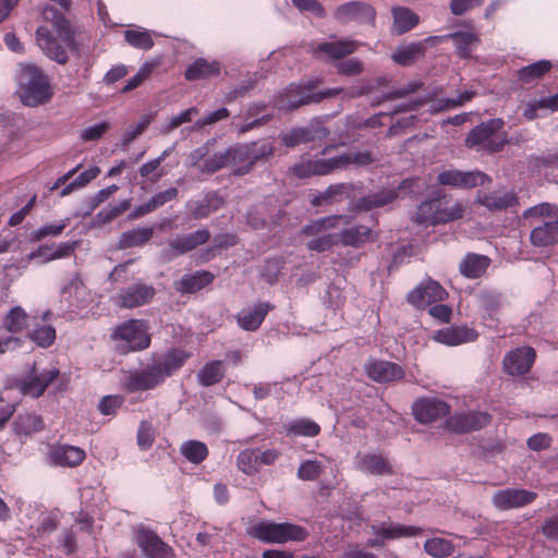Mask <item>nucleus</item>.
Segmentation results:
<instances>
[{
    "instance_id": "13d9d810",
    "label": "nucleus",
    "mask_w": 558,
    "mask_h": 558,
    "mask_svg": "<svg viewBox=\"0 0 558 558\" xmlns=\"http://www.w3.org/2000/svg\"><path fill=\"white\" fill-rule=\"evenodd\" d=\"M229 166H231V165H230L228 151L226 149L223 151H218V153L214 154L211 157H209L208 159H206L203 162V165L199 167V170L202 173L213 174V173L219 171L220 169H223Z\"/></svg>"
},
{
    "instance_id": "ea45409f",
    "label": "nucleus",
    "mask_w": 558,
    "mask_h": 558,
    "mask_svg": "<svg viewBox=\"0 0 558 558\" xmlns=\"http://www.w3.org/2000/svg\"><path fill=\"white\" fill-rule=\"evenodd\" d=\"M227 365L223 361L213 360L205 363L197 373V381L203 387L219 384L226 376Z\"/></svg>"
},
{
    "instance_id": "f3484780",
    "label": "nucleus",
    "mask_w": 558,
    "mask_h": 558,
    "mask_svg": "<svg viewBox=\"0 0 558 558\" xmlns=\"http://www.w3.org/2000/svg\"><path fill=\"white\" fill-rule=\"evenodd\" d=\"M365 374L378 384H389L404 378L403 367L395 362L384 360H368L364 365Z\"/></svg>"
},
{
    "instance_id": "4d7b16f0",
    "label": "nucleus",
    "mask_w": 558,
    "mask_h": 558,
    "mask_svg": "<svg viewBox=\"0 0 558 558\" xmlns=\"http://www.w3.org/2000/svg\"><path fill=\"white\" fill-rule=\"evenodd\" d=\"M68 223L69 219L61 220L58 223H46L31 233V242H40L48 236H59L63 233Z\"/></svg>"
},
{
    "instance_id": "2eb2a0df",
    "label": "nucleus",
    "mask_w": 558,
    "mask_h": 558,
    "mask_svg": "<svg viewBox=\"0 0 558 558\" xmlns=\"http://www.w3.org/2000/svg\"><path fill=\"white\" fill-rule=\"evenodd\" d=\"M446 290L441 284L432 279L421 282L417 287L408 293L407 301L418 310L437 302H441L447 298Z\"/></svg>"
},
{
    "instance_id": "a878e982",
    "label": "nucleus",
    "mask_w": 558,
    "mask_h": 558,
    "mask_svg": "<svg viewBox=\"0 0 558 558\" xmlns=\"http://www.w3.org/2000/svg\"><path fill=\"white\" fill-rule=\"evenodd\" d=\"M209 239L210 232L207 229H199L195 232L177 236L169 242V255L171 258L184 255L207 243Z\"/></svg>"
},
{
    "instance_id": "49530a36",
    "label": "nucleus",
    "mask_w": 558,
    "mask_h": 558,
    "mask_svg": "<svg viewBox=\"0 0 558 558\" xmlns=\"http://www.w3.org/2000/svg\"><path fill=\"white\" fill-rule=\"evenodd\" d=\"M551 69L550 61L541 60L518 70V78L524 84L533 83L543 77Z\"/></svg>"
},
{
    "instance_id": "c9c22d12",
    "label": "nucleus",
    "mask_w": 558,
    "mask_h": 558,
    "mask_svg": "<svg viewBox=\"0 0 558 558\" xmlns=\"http://www.w3.org/2000/svg\"><path fill=\"white\" fill-rule=\"evenodd\" d=\"M492 259L485 255L468 253L459 265L462 276L469 279L482 277L489 267Z\"/></svg>"
},
{
    "instance_id": "ddd939ff",
    "label": "nucleus",
    "mask_w": 558,
    "mask_h": 558,
    "mask_svg": "<svg viewBox=\"0 0 558 558\" xmlns=\"http://www.w3.org/2000/svg\"><path fill=\"white\" fill-rule=\"evenodd\" d=\"M451 407L436 397H423L412 405V414L421 424H429L450 414Z\"/></svg>"
},
{
    "instance_id": "5fc2aeb1",
    "label": "nucleus",
    "mask_w": 558,
    "mask_h": 558,
    "mask_svg": "<svg viewBox=\"0 0 558 558\" xmlns=\"http://www.w3.org/2000/svg\"><path fill=\"white\" fill-rule=\"evenodd\" d=\"M258 449H244L236 458V464L240 471L244 474L253 475L258 472Z\"/></svg>"
},
{
    "instance_id": "69168bd1",
    "label": "nucleus",
    "mask_w": 558,
    "mask_h": 558,
    "mask_svg": "<svg viewBox=\"0 0 558 558\" xmlns=\"http://www.w3.org/2000/svg\"><path fill=\"white\" fill-rule=\"evenodd\" d=\"M151 118L149 116H143L141 120L130 126L122 137L121 145L125 149L137 136H140L150 124Z\"/></svg>"
},
{
    "instance_id": "6e6552de",
    "label": "nucleus",
    "mask_w": 558,
    "mask_h": 558,
    "mask_svg": "<svg viewBox=\"0 0 558 558\" xmlns=\"http://www.w3.org/2000/svg\"><path fill=\"white\" fill-rule=\"evenodd\" d=\"M502 125L501 119H492L476 125L465 138L466 147L486 153L502 150L507 143L506 136L498 133Z\"/></svg>"
},
{
    "instance_id": "9d476101",
    "label": "nucleus",
    "mask_w": 558,
    "mask_h": 558,
    "mask_svg": "<svg viewBox=\"0 0 558 558\" xmlns=\"http://www.w3.org/2000/svg\"><path fill=\"white\" fill-rule=\"evenodd\" d=\"M29 322L31 317L22 306L16 305L8 311L2 317L1 326L11 335L0 337V355L23 347L24 340L15 335L28 330Z\"/></svg>"
},
{
    "instance_id": "c756f323",
    "label": "nucleus",
    "mask_w": 558,
    "mask_h": 558,
    "mask_svg": "<svg viewBox=\"0 0 558 558\" xmlns=\"http://www.w3.org/2000/svg\"><path fill=\"white\" fill-rule=\"evenodd\" d=\"M354 186L352 183H337L329 185L325 191L314 195L311 204L314 207L332 205L353 196Z\"/></svg>"
},
{
    "instance_id": "c03bdc74",
    "label": "nucleus",
    "mask_w": 558,
    "mask_h": 558,
    "mask_svg": "<svg viewBox=\"0 0 558 558\" xmlns=\"http://www.w3.org/2000/svg\"><path fill=\"white\" fill-rule=\"evenodd\" d=\"M180 453L189 462L199 464L205 461L209 454L208 447L199 440H186L180 446Z\"/></svg>"
},
{
    "instance_id": "0e129e2a",
    "label": "nucleus",
    "mask_w": 558,
    "mask_h": 558,
    "mask_svg": "<svg viewBox=\"0 0 558 558\" xmlns=\"http://www.w3.org/2000/svg\"><path fill=\"white\" fill-rule=\"evenodd\" d=\"M155 64L153 63H144L137 73L132 76L125 86L122 88V93H129L135 88H137L141 84H143L149 76L151 75L154 71Z\"/></svg>"
},
{
    "instance_id": "8fccbe9b",
    "label": "nucleus",
    "mask_w": 558,
    "mask_h": 558,
    "mask_svg": "<svg viewBox=\"0 0 558 558\" xmlns=\"http://www.w3.org/2000/svg\"><path fill=\"white\" fill-rule=\"evenodd\" d=\"M222 204V198L216 192L208 193L202 201L196 202L192 215L195 219L206 218L218 210Z\"/></svg>"
},
{
    "instance_id": "e2e57ef3",
    "label": "nucleus",
    "mask_w": 558,
    "mask_h": 558,
    "mask_svg": "<svg viewBox=\"0 0 558 558\" xmlns=\"http://www.w3.org/2000/svg\"><path fill=\"white\" fill-rule=\"evenodd\" d=\"M250 148V154L253 160V163L267 159L268 157L272 156L275 153V146L269 141H260V142H254L251 144H247Z\"/></svg>"
},
{
    "instance_id": "4be33fe9",
    "label": "nucleus",
    "mask_w": 558,
    "mask_h": 558,
    "mask_svg": "<svg viewBox=\"0 0 558 558\" xmlns=\"http://www.w3.org/2000/svg\"><path fill=\"white\" fill-rule=\"evenodd\" d=\"M415 182L416 179L414 178L405 179L399 184L398 190H381L379 192L361 197L356 202V208L359 210L369 211L374 208H380L391 204L398 198V191L411 189Z\"/></svg>"
},
{
    "instance_id": "7c9ffc66",
    "label": "nucleus",
    "mask_w": 558,
    "mask_h": 558,
    "mask_svg": "<svg viewBox=\"0 0 558 558\" xmlns=\"http://www.w3.org/2000/svg\"><path fill=\"white\" fill-rule=\"evenodd\" d=\"M338 235V242L343 246H352L355 248L363 247L368 242H375L377 235L374 234L369 227L359 225L352 228L341 230Z\"/></svg>"
},
{
    "instance_id": "c85d7f7f",
    "label": "nucleus",
    "mask_w": 558,
    "mask_h": 558,
    "mask_svg": "<svg viewBox=\"0 0 558 558\" xmlns=\"http://www.w3.org/2000/svg\"><path fill=\"white\" fill-rule=\"evenodd\" d=\"M478 338V332L468 326H454L438 330L434 340L446 345H459L473 342Z\"/></svg>"
},
{
    "instance_id": "5701e85b",
    "label": "nucleus",
    "mask_w": 558,
    "mask_h": 558,
    "mask_svg": "<svg viewBox=\"0 0 558 558\" xmlns=\"http://www.w3.org/2000/svg\"><path fill=\"white\" fill-rule=\"evenodd\" d=\"M155 294L156 290L151 284L138 282L120 291L118 304L124 308L140 307L148 304Z\"/></svg>"
},
{
    "instance_id": "e433bc0d",
    "label": "nucleus",
    "mask_w": 558,
    "mask_h": 558,
    "mask_svg": "<svg viewBox=\"0 0 558 558\" xmlns=\"http://www.w3.org/2000/svg\"><path fill=\"white\" fill-rule=\"evenodd\" d=\"M393 23L391 33L393 35H403L413 29L420 23V16L407 7H393L391 9Z\"/></svg>"
},
{
    "instance_id": "dca6fc26",
    "label": "nucleus",
    "mask_w": 558,
    "mask_h": 558,
    "mask_svg": "<svg viewBox=\"0 0 558 558\" xmlns=\"http://www.w3.org/2000/svg\"><path fill=\"white\" fill-rule=\"evenodd\" d=\"M333 16L341 24H348L350 22L374 24L376 20V11L368 3L350 1L339 5L335 11Z\"/></svg>"
},
{
    "instance_id": "aec40b11",
    "label": "nucleus",
    "mask_w": 558,
    "mask_h": 558,
    "mask_svg": "<svg viewBox=\"0 0 558 558\" xmlns=\"http://www.w3.org/2000/svg\"><path fill=\"white\" fill-rule=\"evenodd\" d=\"M536 357L531 347H520L508 352L504 357V368L509 375H524L532 368Z\"/></svg>"
},
{
    "instance_id": "bb28decb",
    "label": "nucleus",
    "mask_w": 558,
    "mask_h": 558,
    "mask_svg": "<svg viewBox=\"0 0 558 558\" xmlns=\"http://www.w3.org/2000/svg\"><path fill=\"white\" fill-rule=\"evenodd\" d=\"M48 457L53 465L76 468L85 460L86 452L76 446L57 445L50 449Z\"/></svg>"
},
{
    "instance_id": "39448f33",
    "label": "nucleus",
    "mask_w": 558,
    "mask_h": 558,
    "mask_svg": "<svg viewBox=\"0 0 558 558\" xmlns=\"http://www.w3.org/2000/svg\"><path fill=\"white\" fill-rule=\"evenodd\" d=\"M20 97L28 107H36L51 99L49 80L39 68L32 64L23 66L20 74Z\"/></svg>"
},
{
    "instance_id": "2f4dec72",
    "label": "nucleus",
    "mask_w": 558,
    "mask_h": 558,
    "mask_svg": "<svg viewBox=\"0 0 558 558\" xmlns=\"http://www.w3.org/2000/svg\"><path fill=\"white\" fill-rule=\"evenodd\" d=\"M477 203L489 211H501L519 204L518 196L513 192L495 191L492 193H478Z\"/></svg>"
},
{
    "instance_id": "a211bd4d",
    "label": "nucleus",
    "mask_w": 558,
    "mask_h": 558,
    "mask_svg": "<svg viewBox=\"0 0 558 558\" xmlns=\"http://www.w3.org/2000/svg\"><path fill=\"white\" fill-rule=\"evenodd\" d=\"M137 546L148 558H177L174 550L154 531L140 529L135 535Z\"/></svg>"
},
{
    "instance_id": "9b49d317",
    "label": "nucleus",
    "mask_w": 558,
    "mask_h": 558,
    "mask_svg": "<svg viewBox=\"0 0 558 558\" xmlns=\"http://www.w3.org/2000/svg\"><path fill=\"white\" fill-rule=\"evenodd\" d=\"M492 422V415L482 411H463L446 420V428L454 434H468L480 430Z\"/></svg>"
},
{
    "instance_id": "412c9836",
    "label": "nucleus",
    "mask_w": 558,
    "mask_h": 558,
    "mask_svg": "<svg viewBox=\"0 0 558 558\" xmlns=\"http://www.w3.org/2000/svg\"><path fill=\"white\" fill-rule=\"evenodd\" d=\"M537 494L526 489L506 488L498 490L493 496V504L499 510L521 508L532 504Z\"/></svg>"
},
{
    "instance_id": "58836bf2",
    "label": "nucleus",
    "mask_w": 558,
    "mask_h": 558,
    "mask_svg": "<svg viewBox=\"0 0 558 558\" xmlns=\"http://www.w3.org/2000/svg\"><path fill=\"white\" fill-rule=\"evenodd\" d=\"M531 244L535 247H548L558 243V219L544 222L532 229Z\"/></svg>"
},
{
    "instance_id": "37998d69",
    "label": "nucleus",
    "mask_w": 558,
    "mask_h": 558,
    "mask_svg": "<svg viewBox=\"0 0 558 558\" xmlns=\"http://www.w3.org/2000/svg\"><path fill=\"white\" fill-rule=\"evenodd\" d=\"M227 151H228V156H229L231 166L238 165V163H243L242 166H240L239 168H236L234 170V172H233L234 175H244L252 170L254 163H253L247 144L229 147V148H227Z\"/></svg>"
},
{
    "instance_id": "f03ea898",
    "label": "nucleus",
    "mask_w": 558,
    "mask_h": 558,
    "mask_svg": "<svg viewBox=\"0 0 558 558\" xmlns=\"http://www.w3.org/2000/svg\"><path fill=\"white\" fill-rule=\"evenodd\" d=\"M45 19L50 26L43 25L36 31V41L43 52L59 64L69 60L66 49H75V33L69 20L54 9H46Z\"/></svg>"
},
{
    "instance_id": "f8f14e48",
    "label": "nucleus",
    "mask_w": 558,
    "mask_h": 558,
    "mask_svg": "<svg viewBox=\"0 0 558 558\" xmlns=\"http://www.w3.org/2000/svg\"><path fill=\"white\" fill-rule=\"evenodd\" d=\"M329 130L319 119H313L306 126L294 128L282 134L281 142L287 147H295L303 143L323 141L328 137Z\"/></svg>"
},
{
    "instance_id": "de8ad7c7",
    "label": "nucleus",
    "mask_w": 558,
    "mask_h": 558,
    "mask_svg": "<svg viewBox=\"0 0 558 558\" xmlns=\"http://www.w3.org/2000/svg\"><path fill=\"white\" fill-rule=\"evenodd\" d=\"M287 435L289 436H303L315 437L320 433V426L308 418H299L284 425Z\"/></svg>"
},
{
    "instance_id": "6ab92c4d",
    "label": "nucleus",
    "mask_w": 558,
    "mask_h": 558,
    "mask_svg": "<svg viewBox=\"0 0 558 558\" xmlns=\"http://www.w3.org/2000/svg\"><path fill=\"white\" fill-rule=\"evenodd\" d=\"M59 374L60 372L56 367L39 371L36 363H34L31 372L22 381L21 389L25 395L38 398Z\"/></svg>"
},
{
    "instance_id": "864d4df0",
    "label": "nucleus",
    "mask_w": 558,
    "mask_h": 558,
    "mask_svg": "<svg viewBox=\"0 0 558 558\" xmlns=\"http://www.w3.org/2000/svg\"><path fill=\"white\" fill-rule=\"evenodd\" d=\"M424 550L432 557L444 558L454 551V546L446 538L434 537L424 543Z\"/></svg>"
},
{
    "instance_id": "20e7f679",
    "label": "nucleus",
    "mask_w": 558,
    "mask_h": 558,
    "mask_svg": "<svg viewBox=\"0 0 558 558\" xmlns=\"http://www.w3.org/2000/svg\"><path fill=\"white\" fill-rule=\"evenodd\" d=\"M464 213L465 206L461 202H453L447 195H438L417 206L413 221L426 226L445 225L461 219Z\"/></svg>"
},
{
    "instance_id": "1a4fd4ad",
    "label": "nucleus",
    "mask_w": 558,
    "mask_h": 558,
    "mask_svg": "<svg viewBox=\"0 0 558 558\" xmlns=\"http://www.w3.org/2000/svg\"><path fill=\"white\" fill-rule=\"evenodd\" d=\"M112 338L125 342L122 353L143 351L151 343L149 326L144 319H129L118 325L112 332Z\"/></svg>"
},
{
    "instance_id": "cd10ccee",
    "label": "nucleus",
    "mask_w": 558,
    "mask_h": 558,
    "mask_svg": "<svg viewBox=\"0 0 558 558\" xmlns=\"http://www.w3.org/2000/svg\"><path fill=\"white\" fill-rule=\"evenodd\" d=\"M215 275L209 270H197L175 280L173 287L181 294H193L213 283Z\"/></svg>"
},
{
    "instance_id": "423d86ee",
    "label": "nucleus",
    "mask_w": 558,
    "mask_h": 558,
    "mask_svg": "<svg viewBox=\"0 0 558 558\" xmlns=\"http://www.w3.org/2000/svg\"><path fill=\"white\" fill-rule=\"evenodd\" d=\"M248 534L266 544H284L288 542H303L310 533L298 524L290 522L276 523L260 521L250 527Z\"/></svg>"
},
{
    "instance_id": "a18cd8bd",
    "label": "nucleus",
    "mask_w": 558,
    "mask_h": 558,
    "mask_svg": "<svg viewBox=\"0 0 558 558\" xmlns=\"http://www.w3.org/2000/svg\"><path fill=\"white\" fill-rule=\"evenodd\" d=\"M84 294L85 284L77 275L61 291V296L68 302L70 308H80Z\"/></svg>"
},
{
    "instance_id": "b1692460",
    "label": "nucleus",
    "mask_w": 558,
    "mask_h": 558,
    "mask_svg": "<svg viewBox=\"0 0 558 558\" xmlns=\"http://www.w3.org/2000/svg\"><path fill=\"white\" fill-rule=\"evenodd\" d=\"M274 308L275 305L269 302H257L252 307H245L236 314V324L245 331H256Z\"/></svg>"
},
{
    "instance_id": "79ce46f5",
    "label": "nucleus",
    "mask_w": 558,
    "mask_h": 558,
    "mask_svg": "<svg viewBox=\"0 0 558 558\" xmlns=\"http://www.w3.org/2000/svg\"><path fill=\"white\" fill-rule=\"evenodd\" d=\"M154 235L153 227L134 228L122 232L119 241L118 248L126 250L136 246H143L150 241Z\"/></svg>"
},
{
    "instance_id": "393cba45",
    "label": "nucleus",
    "mask_w": 558,
    "mask_h": 558,
    "mask_svg": "<svg viewBox=\"0 0 558 558\" xmlns=\"http://www.w3.org/2000/svg\"><path fill=\"white\" fill-rule=\"evenodd\" d=\"M355 466L361 472L376 476H391L395 474V470L388 457L383 453L369 452L357 454L355 458Z\"/></svg>"
},
{
    "instance_id": "f257e3e1",
    "label": "nucleus",
    "mask_w": 558,
    "mask_h": 558,
    "mask_svg": "<svg viewBox=\"0 0 558 558\" xmlns=\"http://www.w3.org/2000/svg\"><path fill=\"white\" fill-rule=\"evenodd\" d=\"M191 356L192 352L181 347H172L161 354L154 353L151 363L146 367L129 373L122 388L129 393L154 390L180 371Z\"/></svg>"
},
{
    "instance_id": "09e8293b",
    "label": "nucleus",
    "mask_w": 558,
    "mask_h": 558,
    "mask_svg": "<svg viewBox=\"0 0 558 558\" xmlns=\"http://www.w3.org/2000/svg\"><path fill=\"white\" fill-rule=\"evenodd\" d=\"M449 37L453 40L457 53L463 58H470L472 53V47L480 43V38L472 32H457L450 34Z\"/></svg>"
},
{
    "instance_id": "bf43d9fd",
    "label": "nucleus",
    "mask_w": 558,
    "mask_h": 558,
    "mask_svg": "<svg viewBox=\"0 0 558 558\" xmlns=\"http://www.w3.org/2000/svg\"><path fill=\"white\" fill-rule=\"evenodd\" d=\"M338 243L337 233H327L320 236L313 238L306 243L310 251L323 253L330 251Z\"/></svg>"
},
{
    "instance_id": "72a5a7b5",
    "label": "nucleus",
    "mask_w": 558,
    "mask_h": 558,
    "mask_svg": "<svg viewBox=\"0 0 558 558\" xmlns=\"http://www.w3.org/2000/svg\"><path fill=\"white\" fill-rule=\"evenodd\" d=\"M360 44L355 40L341 39L336 41L319 43L314 49V54H327L329 58L339 60L355 52Z\"/></svg>"
},
{
    "instance_id": "473e14b6",
    "label": "nucleus",
    "mask_w": 558,
    "mask_h": 558,
    "mask_svg": "<svg viewBox=\"0 0 558 558\" xmlns=\"http://www.w3.org/2000/svg\"><path fill=\"white\" fill-rule=\"evenodd\" d=\"M436 37H427L424 40L400 46L392 53L391 59L401 66H408L423 57L426 50V43L434 41Z\"/></svg>"
},
{
    "instance_id": "3c124183",
    "label": "nucleus",
    "mask_w": 558,
    "mask_h": 558,
    "mask_svg": "<svg viewBox=\"0 0 558 558\" xmlns=\"http://www.w3.org/2000/svg\"><path fill=\"white\" fill-rule=\"evenodd\" d=\"M476 96V92L474 90H464L459 94L457 98H442L433 102L430 107L432 113H439L442 111H448L450 109H454L463 106L464 104L471 101Z\"/></svg>"
},
{
    "instance_id": "338daca9",
    "label": "nucleus",
    "mask_w": 558,
    "mask_h": 558,
    "mask_svg": "<svg viewBox=\"0 0 558 558\" xmlns=\"http://www.w3.org/2000/svg\"><path fill=\"white\" fill-rule=\"evenodd\" d=\"M124 402V397L119 395H110L104 397L99 404L98 410L104 415H112L116 414L117 410L122 407Z\"/></svg>"
},
{
    "instance_id": "f704fd0d",
    "label": "nucleus",
    "mask_w": 558,
    "mask_h": 558,
    "mask_svg": "<svg viewBox=\"0 0 558 558\" xmlns=\"http://www.w3.org/2000/svg\"><path fill=\"white\" fill-rule=\"evenodd\" d=\"M371 529L375 535L383 536L385 541L414 537L423 533L421 527L393 522L389 524L372 525Z\"/></svg>"
},
{
    "instance_id": "4468645a",
    "label": "nucleus",
    "mask_w": 558,
    "mask_h": 558,
    "mask_svg": "<svg viewBox=\"0 0 558 558\" xmlns=\"http://www.w3.org/2000/svg\"><path fill=\"white\" fill-rule=\"evenodd\" d=\"M437 182L440 185H447L457 189H473L490 182V178L478 170L461 171L457 169H448L441 171L437 175Z\"/></svg>"
},
{
    "instance_id": "680f3d73",
    "label": "nucleus",
    "mask_w": 558,
    "mask_h": 558,
    "mask_svg": "<svg viewBox=\"0 0 558 558\" xmlns=\"http://www.w3.org/2000/svg\"><path fill=\"white\" fill-rule=\"evenodd\" d=\"M323 464L317 460H305L298 469V477L303 481H315L323 472Z\"/></svg>"
},
{
    "instance_id": "0eeeda50",
    "label": "nucleus",
    "mask_w": 558,
    "mask_h": 558,
    "mask_svg": "<svg viewBox=\"0 0 558 558\" xmlns=\"http://www.w3.org/2000/svg\"><path fill=\"white\" fill-rule=\"evenodd\" d=\"M319 83V80H310L302 84H291L287 88L284 96L281 98L279 107L293 110L300 108L303 105L320 102L326 98L338 96L343 92V88L341 87L315 92Z\"/></svg>"
},
{
    "instance_id": "4c0bfd02",
    "label": "nucleus",
    "mask_w": 558,
    "mask_h": 558,
    "mask_svg": "<svg viewBox=\"0 0 558 558\" xmlns=\"http://www.w3.org/2000/svg\"><path fill=\"white\" fill-rule=\"evenodd\" d=\"M50 315L47 311L43 316L41 323H34L32 328L27 330V338L33 341L39 348H49L56 341L57 332L54 327L46 324L45 320Z\"/></svg>"
},
{
    "instance_id": "052dcab7",
    "label": "nucleus",
    "mask_w": 558,
    "mask_h": 558,
    "mask_svg": "<svg viewBox=\"0 0 558 558\" xmlns=\"http://www.w3.org/2000/svg\"><path fill=\"white\" fill-rule=\"evenodd\" d=\"M214 242H215L214 246L210 248H207L202 254L201 257H202L203 262H208L209 259H211L215 256L216 250L227 248V247L236 245L238 236L235 234H230V233L220 234L215 238Z\"/></svg>"
},
{
    "instance_id": "7ed1b4c3",
    "label": "nucleus",
    "mask_w": 558,
    "mask_h": 558,
    "mask_svg": "<svg viewBox=\"0 0 558 558\" xmlns=\"http://www.w3.org/2000/svg\"><path fill=\"white\" fill-rule=\"evenodd\" d=\"M374 162L369 150L343 154L328 159H306L292 167V173L300 178L327 175L337 170H344L350 165L367 166Z\"/></svg>"
},
{
    "instance_id": "603ef678",
    "label": "nucleus",
    "mask_w": 558,
    "mask_h": 558,
    "mask_svg": "<svg viewBox=\"0 0 558 558\" xmlns=\"http://www.w3.org/2000/svg\"><path fill=\"white\" fill-rule=\"evenodd\" d=\"M131 207V199H124L119 204H109L107 207L101 209L94 217L95 223L97 226H104L110 223L116 218L124 214Z\"/></svg>"
},
{
    "instance_id": "774afa93",
    "label": "nucleus",
    "mask_w": 558,
    "mask_h": 558,
    "mask_svg": "<svg viewBox=\"0 0 558 558\" xmlns=\"http://www.w3.org/2000/svg\"><path fill=\"white\" fill-rule=\"evenodd\" d=\"M20 424L24 434L31 435L32 433L40 432L44 429L45 424L40 416L35 414H26L20 417Z\"/></svg>"
},
{
    "instance_id": "a19ab883",
    "label": "nucleus",
    "mask_w": 558,
    "mask_h": 558,
    "mask_svg": "<svg viewBox=\"0 0 558 558\" xmlns=\"http://www.w3.org/2000/svg\"><path fill=\"white\" fill-rule=\"evenodd\" d=\"M219 74L220 66L218 62H208L206 59L199 58L186 68L184 77L187 81H198L218 76Z\"/></svg>"
},
{
    "instance_id": "6e6d98bb",
    "label": "nucleus",
    "mask_w": 558,
    "mask_h": 558,
    "mask_svg": "<svg viewBox=\"0 0 558 558\" xmlns=\"http://www.w3.org/2000/svg\"><path fill=\"white\" fill-rule=\"evenodd\" d=\"M124 39L136 49L149 50L154 46V40L148 31L128 29L124 32Z\"/></svg>"
}]
</instances>
